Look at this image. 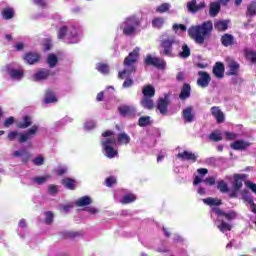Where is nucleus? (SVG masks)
Here are the masks:
<instances>
[{"instance_id":"obj_3","label":"nucleus","mask_w":256,"mask_h":256,"mask_svg":"<svg viewBox=\"0 0 256 256\" xmlns=\"http://www.w3.org/2000/svg\"><path fill=\"white\" fill-rule=\"evenodd\" d=\"M81 31V26L77 24H72L70 27L62 26L58 30V39L66 43V45H77L80 43L81 38L79 33Z\"/></svg>"},{"instance_id":"obj_41","label":"nucleus","mask_w":256,"mask_h":256,"mask_svg":"<svg viewBox=\"0 0 256 256\" xmlns=\"http://www.w3.org/2000/svg\"><path fill=\"white\" fill-rule=\"evenodd\" d=\"M23 122H20L17 124L18 129H27L33 125V120H31V116L24 115L23 116Z\"/></svg>"},{"instance_id":"obj_60","label":"nucleus","mask_w":256,"mask_h":256,"mask_svg":"<svg viewBox=\"0 0 256 256\" xmlns=\"http://www.w3.org/2000/svg\"><path fill=\"white\" fill-rule=\"evenodd\" d=\"M120 235L122 236V237H124L125 239H133V237H137V235H138V233H137V231H130V232H127V231H122L121 233H120Z\"/></svg>"},{"instance_id":"obj_35","label":"nucleus","mask_w":256,"mask_h":256,"mask_svg":"<svg viewBox=\"0 0 256 256\" xmlns=\"http://www.w3.org/2000/svg\"><path fill=\"white\" fill-rule=\"evenodd\" d=\"M221 12V2H211L209 8L210 17H215Z\"/></svg>"},{"instance_id":"obj_22","label":"nucleus","mask_w":256,"mask_h":256,"mask_svg":"<svg viewBox=\"0 0 256 256\" xmlns=\"http://www.w3.org/2000/svg\"><path fill=\"white\" fill-rule=\"evenodd\" d=\"M247 177H249V175L247 174H234L232 189H235V191H241V189L243 188V181H245Z\"/></svg>"},{"instance_id":"obj_6","label":"nucleus","mask_w":256,"mask_h":256,"mask_svg":"<svg viewBox=\"0 0 256 256\" xmlns=\"http://www.w3.org/2000/svg\"><path fill=\"white\" fill-rule=\"evenodd\" d=\"M137 27H141V19L135 15L127 17L125 21L120 24V29L126 37L135 35Z\"/></svg>"},{"instance_id":"obj_32","label":"nucleus","mask_w":256,"mask_h":256,"mask_svg":"<svg viewBox=\"0 0 256 256\" xmlns=\"http://www.w3.org/2000/svg\"><path fill=\"white\" fill-rule=\"evenodd\" d=\"M93 203V199H91V196L85 195L76 200L75 205L76 207H88Z\"/></svg>"},{"instance_id":"obj_16","label":"nucleus","mask_w":256,"mask_h":256,"mask_svg":"<svg viewBox=\"0 0 256 256\" xmlns=\"http://www.w3.org/2000/svg\"><path fill=\"white\" fill-rule=\"evenodd\" d=\"M118 113L121 117H136L137 108L129 105H121L118 107Z\"/></svg>"},{"instance_id":"obj_44","label":"nucleus","mask_w":256,"mask_h":256,"mask_svg":"<svg viewBox=\"0 0 256 256\" xmlns=\"http://www.w3.org/2000/svg\"><path fill=\"white\" fill-rule=\"evenodd\" d=\"M151 125H153V120L151 119V116H141L138 119L139 127H149Z\"/></svg>"},{"instance_id":"obj_38","label":"nucleus","mask_w":256,"mask_h":256,"mask_svg":"<svg viewBox=\"0 0 256 256\" xmlns=\"http://www.w3.org/2000/svg\"><path fill=\"white\" fill-rule=\"evenodd\" d=\"M244 57L247 61H250L251 65H256V51L255 50L245 49Z\"/></svg>"},{"instance_id":"obj_20","label":"nucleus","mask_w":256,"mask_h":256,"mask_svg":"<svg viewBox=\"0 0 256 256\" xmlns=\"http://www.w3.org/2000/svg\"><path fill=\"white\" fill-rule=\"evenodd\" d=\"M231 149L234 151H246L251 147V142H247L244 139H237L230 144Z\"/></svg>"},{"instance_id":"obj_27","label":"nucleus","mask_w":256,"mask_h":256,"mask_svg":"<svg viewBox=\"0 0 256 256\" xmlns=\"http://www.w3.org/2000/svg\"><path fill=\"white\" fill-rule=\"evenodd\" d=\"M220 41L223 47H231V45H235V36L225 33L221 36Z\"/></svg>"},{"instance_id":"obj_28","label":"nucleus","mask_w":256,"mask_h":256,"mask_svg":"<svg viewBox=\"0 0 256 256\" xmlns=\"http://www.w3.org/2000/svg\"><path fill=\"white\" fill-rule=\"evenodd\" d=\"M142 147H147L148 149H152V147H155L157 145V139L152 138L149 134H146L144 138L141 140Z\"/></svg>"},{"instance_id":"obj_50","label":"nucleus","mask_w":256,"mask_h":256,"mask_svg":"<svg viewBox=\"0 0 256 256\" xmlns=\"http://www.w3.org/2000/svg\"><path fill=\"white\" fill-rule=\"evenodd\" d=\"M208 139L210 141H215V143H218V141H223V134L219 130H214L212 133L209 134Z\"/></svg>"},{"instance_id":"obj_2","label":"nucleus","mask_w":256,"mask_h":256,"mask_svg":"<svg viewBox=\"0 0 256 256\" xmlns=\"http://www.w3.org/2000/svg\"><path fill=\"white\" fill-rule=\"evenodd\" d=\"M211 33H213V21L207 20L198 25H192L188 29V35L194 39L198 45H203L205 40L211 39Z\"/></svg>"},{"instance_id":"obj_33","label":"nucleus","mask_w":256,"mask_h":256,"mask_svg":"<svg viewBox=\"0 0 256 256\" xmlns=\"http://www.w3.org/2000/svg\"><path fill=\"white\" fill-rule=\"evenodd\" d=\"M46 63L50 69H55L59 63V57L55 53H50L47 56Z\"/></svg>"},{"instance_id":"obj_52","label":"nucleus","mask_w":256,"mask_h":256,"mask_svg":"<svg viewBox=\"0 0 256 256\" xmlns=\"http://www.w3.org/2000/svg\"><path fill=\"white\" fill-rule=\"evenodd\" d=\"M163 25H165L164 18L156 17L152 20V27H154V29H162Z\"/></svg>"},{"instance_id":"obj_62","label":"nucleus","mask_w":256,"mask_h":256,"mask_svg":"<svg viewBox=\"0 0 256 256\" xmlns=\"http://www.w3.org/2000/svg\"><path fill=\"white\" fill-rule=\"evenodd\" d=\"M82 211H86L87 213H90V215H97V213H99V209L93 206L84 207Z\"/></svg>"},{"instance_id":"obj_48","label":"nucleus","mask_w":256,"mask_h":256,"mask_svg":"<svg viewBox=\"0 0 256 256\" xmlns=\"http://www.w3.org/2000/svg\"><path fill=\"white\" fill-rule=\"evenodd\" d=\"M3 19L9 21V19H13L15 17V10L11 7H6L2 10Z\"/></svg>"},{"instance_id":"obj_63","label":"nucleus","mask_w":256,"mask_h":256,"mask_svg":"<svg viewBox=\"0 0 256 256\" xmlns=\"http://www.w3.org/2000/svg\"><path fill=\"white\" fill-rule=\"evenodd\" d=\"M14 123H15V117L10 116L5 119L3 125L4 127L9 128L11 125H14Z\"/></svg>"},{"instance_id":"obj_57","label":"nucleus","mask_w":256,"mask_h":256,"mask_svg":"<svg viewBox=\"0 0 256 256\" xmlns=\"http://www.w3.org/2000/svg\"><path fill=\"white\" fill-rule=\"evenodd\" d=\"M171 9L170 3H162L156 8L157 13H167Z\"/></svg>"},{"instance_id":"obj_12","label":"nucleus","mask_w":256,"mask_h":256,"mask_svg":"<svg viewBox=\"0 0 256 256\" xmlns=\"http://www.w3.org/2000/svg\"><path fill=\"white\" fill-rule=\"evenodd\" d=\"M6 73L10 75L11 79L21 81L23 79L24 72L21 69H17L15 63H10L6 65Z\"/></svg>"},{"instance_id":"obj_31","label":"nucleus","mask_w":256,"mask_h":256,"mask_svg":"<svg viewBox=\"0 0 256 256\" xmlns=\"http://www.w3.org/2000/svg\"><path fill=\"white\" fill-rule=\"evenodd\" d=\"M63 127H65V126L63 125L61 120H58V121L54 122L53 126L49 130H47L46 133H47L48 137H53V135H55L56 133H59V131L61 129H63Z\"/></svg>"},{"instance_id":"obj_15","label":"nucleus","mask_w":256,"mask_h":256,"mask_svg":"<svg viewBox=\"0 0 256 256\" xmlns=\"http://www.w3.org/2000/svg\"><path fill=\"white\" fill-rule=\"evenodd\" d=\"M211 83V74L207 71H198L197 85L202 89H207Z\"/></svg>"},{"instance_id":"obj_7","label":"nucleus","mask_w":256,"mask_h":256,"mask_svg":"<svg viewBox=\"0 0 256 256\" xmlns=\"http://www.w3.org/2000/svg\"><path fill=\"white\" fill-rule=\"evenodd\" d=\"M142 100L140 102L141 107L144 109L151 110L155 107V102L153 101V97H155V86L152 84H146L142 87Z\"/></svg>"},{"instance_id":"obj_24","label":"nucleus","mask_w":256,"mask_h":256,"mask_svg":"<svg viewBox=\"0 0 256 256\" xmlns=\"http://www.w3.org/2000/svg\"><path fill=\"white\" fill-rule=\"evenodd\" d=\"M227 67L229 71L226 72V75H228L229 77L239 75V69L241 68L239 62L235 60H230L228 61Z\"/></svg>"},{"instance_id":"obj_19","label":"nucleus","mask_w":256,"mask_h":256,"mask_svg":"<svg viewBox=\"0 0 256 256\" xmlns=\"http://www.w3.org/2000/svg\"><path fill=\"white\" fill-rule=\"evenodd\" d=\"M13 157L16 159L21 157L22 164L27 165V163H29V159H31V153L27 151V148H21L13 152Z\"/></svg>"},{"instance_id":"obj_55","label":"nucleus","mask_w":256,"mask_h":256,"mask_svg":"<svg viewBox=\"0 0 256 256\" xmlns=\"http://www.w3.org/2000/svg\"><path fill=\"white\" fill-rule=\"evenodd\" d=\"M32 183H35L36 185H43L44 183H47V176H36L31 178Z\"/></svg>"},{"instance_id":"obj_10","label":"nucleus","mask_w":256,"mask_h":256,"mask_svg":"<svg viewBox=\"0 0 256 256\" xmlns=\"http://www.w3.org/2000/svg\"><path fill=\"white\" fill-rule=\"evenodd\" d=\"M169 94H164V97H160L157 100L156 103V109L159 111L160 115L163 117L167 116L169 113V105L171 103V100L169 99Z\"/></svg>"},{"instance_id":"obj_30","label":"nucleus","mask_w":256,"mask_h":256,"mask_svg":"<svg viewBox=\"0 0 256 256\" xmlns=\"http://www.w3.org/2000/svg\"><path fill=\"white\" fill-rule=\"evenodd\" d=\"M57 101H59V99L55 95V92H53L51 89H48L44 97L45 105H50V103H57Z\"/></svg>"},{"instance_id":"obj_4","label":"nucleus","mask_w":256,"mask_h":256,"mask_svg":"<svg viewBox=\"0 0 256 256\" xmlns=\"http://www.w3.org/2000/svg\"><path fill=\"white\" fill-rule=\"evenodd\" d=\"M113 135H115L113 130H106L102 133V137H104L101 139L102 150L105 157L108 159H115V157L119 155V152L115 149L117 140L115 138H111Z\"/></svg>"},{"instance_id":"obj_11","label":"nucleus","mask_w":256,"mask_h":256,"mask_svg":"<svg viewBox=\"0 0 256 256\" xmlns=\"http://www.w3.org/2000/svg\"><path fill=\"white\" fill-rule=\"evenodd\" d=\"M212 211L217 217L216 221H221V217H225L226 221H235L237 219V212L235 210L225 212L221 208H212Z\"/></svg>"},{"instance_id":"obj_36","label":"nucleus","mask_w":256,"mask_h":256,"mask_svg":"<svg viewBox=\"0 0 256 256\" xmlns=\"http://www.w3.org/2000/svg\"><path fill=\"white\" fill-rule=\"evenodd\" d=\"M229 23H231V20H218L214 23V27L217 31H227Z\"/></svg>"},{"instance_id":"obj_58","label":"nucleus","mask_w":256,"mask_h":256,"mask_svg":"<svg viewBox=\"0 0 256 256\" xmlns=\"http://www.w3.org/2000/svg\"><path fill=\"white\" fill-rule=\"evenodd\" d=\"M105 185L106 187H113L114 185H117V177L115 176H109L105 179Z\"/></svg>"},{"instance_id":"obj_39","label":"nucleus","mask_w":256,"mask_h":256,"mask_svg":"<svg viewBox=\"0 0 256 256\" xmlns=\"http://www.w3.org/2000/svg\"><path fill=\"white\" fill-rule=\"evenodd\" d=\"M117 143L120 145H129L131 143V136L126 132H121L117 136Z\"/></svg>"},{"instance_id":"obj_43","label":"nucleus","mask_w":256,"mask_h":256,"mask_svg":"<svg viewBox=\"0 0 256 256\" xmlns=\"http://www.w3.org/2000/svg\"><path fill=\"white\" fill-rule=\"evenodd\" d=\"M27 228V221L22 218L18 223L17 233L21 239H25V229Z\"/></svg>"},{"instance_id":"obj_40","label":"nucleus","mask_w":256,"mask_h":256,"mask_svg":"<svg viewBox=\"0 0 256 256\" xmlns=\"http://www.w3.org/2000/svg\"><path fill=\"white\" fill-rule=\"evenodd\" d=\"M146 135H149L157 141V139H161V129L152 126L146 130Z\"/></svg>"},{"instance_id":"obj_25","label":"nucleus","mask_w":256,"mask_h":256,"mask_svg":"<svg viewBox=\"0 0 256 256\" xmlns=\"http://www.w3.org/2000/svg\"><path fill=\"white\" fill-rule=\"evenodd\" d=\"M182 117L185 123H193L195 121V113H193V106H188L182 111Z\"/></svg>"},{"instance_id":"obj_14","label":"nucleus","mask_w":256,"mask_h":256,"mask_svg":"<svg viewBox=\"0 0 256 256\" xmlns=\"http://www.w3.org/2000/svg\"><path fill=\"white\" fill-rule=\"evenodd\" d=\"M204 205H208V207H210V217L211 219H213V214H215V212L213 211V209H219V207H221V205H223V200L219 199V198H213V197H208V198H204L202 199Z\"/></svg>"},{"instance_id":"obj_47","label":"nucleus","mask_w":256,"mask_h":256,"mask_svg":"<svg viewBox=\"0 0 256 256\" xmlns=\"http://www.w3.org/2000/svg\"><path fill=\"white\" fill-rule=\"evenodd\" d=\"M62 239H76V237H81L80 232L75 231H62L60 232Z\"/></svg>"},{"instance_id":"obj_45","label":"nucleus","mask_w":256,"mask_h":256,"mask_svg":"<svg viewBox=\"0 0 256 256\" xmlns=\"http://www.w3.org/2000/svg\"><path fill=\"white\" fill-rule=\"evenodd\" d=\"M178 57L181 59H189V57H191V48H189V45H182V51L178 53Z\"/></svg>"},{"instance_id":"obj_61","label":"nucleus","mask_w":256,"mask_h":256,"mask_svg":"<svg viewBox=\"0 0 256 256\" xmlns=\"http://www.w3.org/2000/svg\"><path fill=\"white\" fill-rule=\"evenodd\" d=\"M182 32V33H185V31H187V26L185 24H173L172 26V30L177 33L178 31Z\"/></svg>"},{"instance_id":"obj_18","label":"nucleus","mask_w":256,"mask_h":256,"mask_svg":"<svg viewBox=\"0 0 256 256\" xmlns=\"http://www.w3.org/2000/svg\"><path fill=\"white\" fill-rule=\"evenodd\" d=\"M50 76L51 70L42 68L33 74L32 79L36 83H39L41 81H47V79H49Z\"/></svg>"},{"instance_id":"obj_56","label":"nucleus","mask_w":256,"mask_h":256,"mask_svg":"<svg viewBox=\"0 0 256 256\" xmlns=\"http://www.w3.org/2000/svg\"><path fill=\"white\" fill-rule=\"evenodd\" d=\"M44 215L46 225H53V219H55V214H53L51 211H46Z\"/></svg>"},{"instance_id":"obj_13","label":"nucleus","mask_w":256,"mask_h":256,"mask_svg":"<svg viewBox=\"0 0 256 256\" xmlns=\"http://www.w3.org/2000/svg\"><path fill=\"white\" fill-rule=\"evenodd\" d=\"M207 7V3L205 1H200L197 3V0H191L187 2V11L192 15L199 13V11H203Z\"/></svg>"},{"instance_id":"obj_26","label":"nucleus","mask_w":256,"mask_h":256,"mask_svg":"<svg viewBox=\"0 0 256 256\" xmlns=\"http://www.w3.org/2000/svg\"><path fill=\"white\" fill-rule=\"evenodd\" d=\"M211 113L219 125L221 123H225V114L223 113V111H221V109L219 107L213 106L211 108Z\"/></svg>"},{"instance_id":"obj_51","label":"nucleus","mask_w":256,"mask_h":256,"mask_svg":"<svg viewBox=\"0 0 256 256\" xmlns=\"http://www.w3.org/2000/svg\"><path fill=\"white\" fill-rule=\"evenodd\" d=\"M217 189L220 191V193H229L231 191V188H229V184H227V182H225L224 180L218 181Z\"/></svg>"},{"instance_id":"obj_59","label":"nucleus","mask_w":256,"mask_h":256,"mask_svg":"<svg viewBox=\"0 0 256 256\" xmlns=\"http://www.w3.org/2000/svg\"><path fill=\"white\" fill-rule=\"evenodd\" d=\"M47 193H48V195H52V196L57 195V193H59V186H57L55 184H50L48 186Z\"/></svg>"},{"instance_id":"obj_49","label":"nucleus","mask_w":256,"mask_h":256,"mask_svg":"<svg viewBox=\"0 0 256 256\" xmlns=\"http://www.w3.org/2000/svg\"><path fill=\"white\" fill-rule=\"evenodd\" d=\"M218 222H220L218 229L221 231V233H227V231H231L233 229V226L223 219L218 220Z\"/></svg>"},{"instance_id":"obj_9","label":"nucleus","mask_w":256,"mask_h":256,"mask_svg":"<svg viewBox=\"0 0 256 256\" xmlns=\"http://www.w3.org/2000/svg\"><path fill=\"white\" fill-rule=\"evenodd\" d=\"M144 66L155 67L156 69H161L163 71L167 69V62L159 57L147 54L144 58Z\"/></svg>"},{"instance_id":"obj_1","label":"nucleus","mask_w":256,"mask_h":256,"mask_svg":"<svg viewBox=\"0 0 256 256\" xmlns=\"http://www.w3.org/2000/svg\"><path fill=\"white\" fill-rule=\"evenodd\" d=\"M139 51H141V48L135 47L124 59L123 66L125 69L118 73L120 79H125V75H127L122 84V89H130V87L135 85V81H133L131 75L137 73V66H135V63L139 61Z\"/></svg>"},{"instance_id":"obj_23","label":"nucleus","mask_w":256,"mask_h":256,"mask_svg":"<svg viewBox=\"0 0 256 256\" xmlns=\"http://www.w3.org/2000/svg\"><path fill=\"white\" fill-rule=\"evenodd\" d=\"M212 73L216 79H223L225 77V64L223 62H216L212 68Z\"/></svg>"},{"instance_id":"obj_5","label":"nucleus","mask_w":256,"mask_h":256,"mask_svg":"<svg viewBox=\"0 0 256 256\" xmlns=\"http://www.w3.org/2000/svg\"><path fill=\"white\" fill-rule=\"evenodd\" d=\"M37 131H39V126L33 125L26 131L19 132L17 130L10 131L8 133L7 139L8 141H15L18 139V143L23 144L27 143V141H31L34 135H37Z\"/></svg>"},{"instance_id":"obj_8","label":"nucleus","mask_w":256,"mask_h":256,"mask_svg":"<svg viewBox=\"0 0 256 256\" xmlns=\"http://www.w3.org/2000/svg\"><path fill=\"white\" fill-rule=\"evenodd\" d=\"M173 45H175V36H170L169 32H164L160 36V55H165V57H171L173 55Z\"/></svg>"},{"instance_id":"obj_37","label":"nucleus","mask_w":256,"mask_h":256,"mask_svg":"<svg viewBox=\"0 0 256 256\" xmlns=\"http://www.w3.org/2000/svg\"><path fill=\"white\" fill-rule=\"evenodd\" d=\"M137 201V196L135 194H124L122 198L118 201V203H122V205H129V203H135Z\"/></svg>"},{"instance_id":"obj_29","label":"nucleus","mask_w":256,"mask_h":256,"mask_svg":"<svg viewBox=\"0 0 256 256\" xmlns=\"http://www.w3.org/2000/svg\"><path fill=\"white\" fill-rule=\"evenodd\" d=\"M191 97V85L189 83H184L179 94V99L185 101Z\"/></svg>"},{"instance_id":"obj_34","label":"nucleus","mask_w":256,"mask_h":256,"mask_svg":"<svg viewBox=\"0 0 256 256\" xmlns=\"http://www.w3.org/2000/svg\"><path fill=\"white\" fill-rule=\"evenodd\" d=\"M62 184L64 185V187L66 189H69L70 191H75V189L77 187V180H75L71 177H67L62 180Z\"/></svg>"},{"instance_id":"obj_42","label":"nucleus","mask_w":256,"mask_h":256,"mask_svg":"<svg viewBox=\"0 0 256 256\" xmlns=\"http://www.w3.org/2000/svg\"><path fill=\"white\" fill-rule=\"evenodd\" d=\"M242 199L250 205V207H255V200L251 196V192L248 189L242 190Z\"/></svg>"},{"instance_id":"obj_21","label":"nucleus","mask_w":256,"mask_h":256,"mask_svg":"<svg viewBox=\"0 0 256 256\" xmlns=\"http://www.w3.org/2000/svg\"><path fill=\"white\" fill-rule=\"evenodd\" d=\"M23 59L28 65H35V63L41 61V55L37 52L30 51L24 54Z\"/></svg>"},{"instance_id":"obj_46","label":"nucleus","mask_w":256,"mask_h":256,"mask_svg":"<svg viewBox=\"0 0 256 256\" xmlns=\"http://www.w3.org/2000/svg\"><path fill=\"white\" fill-rule=\"evenodd\" d=\"M96 71L98 73H101L102 75H109L110 73L109 64L98 62L96 64Z\"/></svg>"},{"instance_id":"obj_64","label":"nucleus","mask_w":256,"mask_h":256,"mask_svg":"<svg viewBox=\"0 0 256 256\" xmlns=\"http://www.w3.org/2000/svg\"><path fill=\"white\" fill-rule=\"evenodd\" d=\"M241 83H243V78H241L237 75L232 77L231 85H241Z\"/></svg>"},{"instance_id":"obj_17","label":"nucleus","mask_w":256,"mask_h":256,"mask_svg":"<svg viewBox=\"0 0 256 256\" xmlns=\"http://www.w3.org/2000/svg\"><path fill=\"white\" fill-rule=\"evenodd\" d=\"M177 159H180L181 161H190L191 163H197V159H199V155L191 152L184 150L182 153H178L175 157V161Z\"/></svg>"},{"instance_id":"obj_54","label":"nucleus","mask_w":256,"mask_h":256,"mask_svg":"<svg viewBox=\"0 0 256 256\" xmlns=\"http://www.w3.org/2000/svg\"><path fill=\"white\" fill-rule=\"evenodd\" d=\"M32 163L33 165H36V167H41V165L45 163V157L42 154H39L32 159Z\"/></svg>"},{"instance_id":"obj_53","label":"nucleus","mask_w":256,"mask_h":256,"mask_svg":"<svg viewBox=\"0 0 256 256\" xmlns=\"http://www.w3.org/2000/svg\"><path fill=\"white\" fill-rule=\"evenodd\" d=\"M255 15H256V4L255 2H252L247 6L246 17H255Z\"/></svg>"}]
</instances>
